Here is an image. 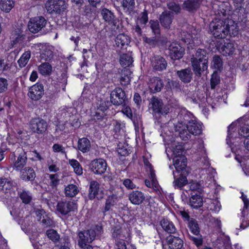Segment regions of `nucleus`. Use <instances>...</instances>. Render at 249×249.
Here are the masks:
<instances>
[{"instance_id":"nucleus-1","label":"nucleus","mask_w":249,"mask_h":249,"mask_svg":"<svg viewBox=\"0 0 249 249\" xmlns=\"http://www.w3.org/2000/svg\"><path fill=\"white\" fill-rule=\"evenodd\" d=\"M148 107L154 119L159 123L161 122V116L168 114L170 111L169 105L164 104L161 99L156 96H153L150 99Z\"/></svg>"},{"instance_id":"nucleus-2","label":"nucleus","mask_w":249,"mask_h":249,"mask_svg":"<svg viewBox=\"0 0 249 249\" xmlns=\"http://www.w3.org/2000/svg\"><path fill=\"white\" fill-rule=\"evenodd\" d=\"M208 58L209 53L205 50L200 48L198 49L195 55L191 59L192 66L194 67V70L197 72H198L197 71H201V69L199 67V61L201 62L202 69L203 70H207L208 67Z\"/></svg>"},{"instance_id":"nucleus-3","label":"nucleus","mask_w":249,"mask_h":249,"mask_svg":"<svg viewBox=\"0 0 249 249\" xmlns=\"http://www.w3.org/2000/svg\"><path fill=\"white\" fill-rule=\"evenodd\" d=\"M226 19L213 21L210 24V30L215 38H224L228 36Z\"/></svg>"},{"instance_id":"nucleus-4","label":"nucleus","mask_w":249,"mask_h":249,"mask_svg":"<svg viewBox=\"0 0 249 249\" xmlns=\"http://www.w3.org/2000/svg\"><path fill=\"white\" fill-rule=\"evenodd\" d=\"M110 100L116 106H126L129 102L125 92L121 88H116L110 94Z\"/></svg>"},{"instance_id":"nucleus-5","label":"nucleus","mask_w":249,"mask_h":249,"mask_svg":"<svg viewBox=\"0 0 249 249\" xmlns=\"http://www.w3.org/2000/svg\"><path fill=\"white\" fill-rule=\"evenodd\" d=\"M188 226L193 235L189 234L190 239L197 247H199L203 243V238L199 234V228L196 220L193 219L188 223Z\"/></svg>"},{"instance_id":"nucleus-6","label":"nucleus","mask_w":249,"mask_h":249,"mask_svg":"<svg viewBox=\"0 0 249 249\" xmlns=\"http://www.w3.org/2000/svg\"><path fill=\"white\" fill-rule=\"evenodd\" d=\"M46 19L42 16H38L30 18L28 23V28L30 32L36 34L41 31L45 27Z\"/></svg>"},{"instance_id":"nucleus-7","label":"nucleus","mask_w":249,"mask_h":249,"mask_svg":"<svg viewBox=\"0 0 249 249\" xmlns=\"http://www.w3.org/2000/svg\"><path fill=\"white\" fill-rule=\"evenodd\" d=\"M30 127L34 133L42 134L47 130L48 123L41 118H35L31 120Z\"/></svg>"},{"instance_id":"nucleus-8","label":"nucleus","mask_w":249,"mask_h":249,"mask_svg":"<svg viewBox=\"0 0 249 249\" xmlns=\"http://www.w3.org/2000/svg\"><path fill=\"white\" fill-rule=\"evenodd\" d=\"M168 56L172 60H179L184 54V49L178 43L173 42L167 49Z\"/></svg>"},{"instance_id":"nucleus-9","label":"nucleus","mask_w":249,"mask_h":249,"mask_svg":"<svg viewBox=\"0 0 249 249\" xmlns=\"http://www.w3.org/2000/svg\"><path fill=\"white\" fill-rule=\"evenodd\" d=\"M89 166V169L94 174L102 175L106 171L107 163L105 160L102 159H98L92 160Z\"/></svg>"},{"instance_id":"nucleus-10","label":"nucleus","mask_w":249,"mask_h":249,"mask_svg":"<svg viewBox=\"0 0 249 249\" xmlns=\"http://www.w3.org/2000/svg\"><path fill=\"white\" fill-rule=\"evenodd\" d=\"M150 61L151 66L155 71H162L167 68V61L163 56L160 55H154L151 58Z\"/></svg>"},{"instance_id":"nucleus-11","label":"nucleus","mask_w":249,"mask_h":249,"mask_svg":"<svg viewBox=\"0 0 249 249\" xmlns=\"http://www.w3.org/2000/svg\"><path fill=\"white\" fill-rule=\"evenodd\" d=\"M26 38V35L24 34L23 28L21 26H18L12 32L11 39L12 44L13 45H22Z\"/></svg>"},{"instance_id":"nucleus-12","label":"nucleus","mask_w":249,"mask_h":249,"mask_svg":"<svg viewBox=\"0 0 249 249\" xmlns=\"http://www.w3.org/2000/svg\"><path fill=\"white\" fill-rule=\"evenodd\" d=\"M20 151H21L18 156V159L16 160V156L15 153H13L10 158V159L12 160L14 159L13 162H14V168L16 170H19L21 169L26 164L27 157L26 155V152L23 150V149H19L18 150V152H19Z\"/></svg>"},{"instance_id":"nucleus-13","label":"nucleus","mask_w":249,"mask_h":249,"mask_svg":"<svg viewBox=\"0 0 249 249\" xmlns=\"http://www.w3.org/2000/svg\"><path fill=\"white\" fill-rule=\"evenodd\" d=\"M44 94V87L42 84L37 83L31 87L28 93V96L33 100L37 101Z\"/></svg>"},{"instance_id":"nucleus-14","label":"nucleus","mask_w":249,"mask_h":249,"mask_svg":"<svg viewBox=\"0 0 249 249\" xmlns=\"http://www.w3.org/2000/svg\"><path fill=\"white\" fill-rule=\"evenodd\" d=\"M62 3V0H48L45 3V8L50 14L60 15Z\"/></svg>"},{"instance_id":"nucleus-15","label":"nucleus","mask_w":249,"mask_h":249,"mask_svg":"<svg viewBox=\"0 0 249 249\" xmlns=\"http://www.w3.org/2000/svg\"><path fill=\"white\" fill-rule=\"evenodd\" d=\"M178 123L177 124L184 125L187 126L188 124H191L194 120L193 115L187 110L186 109H181L177 116Z\"/></svg>"},{"instance_id":"nucleus-16","label":"nucleus","mask_w":249,"mask_h":249,"mask_svg":"<svg viewBox=\"0 0 249 249\" xmlns=\"http://www.w3.org/2000/svg\"><path fill=\"white\" fill-rule=\"evenodd\" d=\"M188 171H184L183 173H180L179 176H177L173 171L174 180L173 186L175 189L181 190L182 188L188 183L187 176L188 175Z\"/></svg>"},{"instance_id":"nucleus-17","label":"nucleus","mask_w":249,"mask_h":249,"mask_svg":"<svg viewBox=\"0 0 249 249\" xmlns=\"http://www.w3.org/2000/svg\"><path fill=\"white\" fill-rule=\"evenodd\" d=\"M193 71L190 67L176 71V75L184 84H188L193 80Z\"/></svg>"},{"instance_id":"nucleus-18","label":"nucleus","mask_w":249,"mask_h":249,"mask_svg":"<svg viewBox=\"0 0 249 249\" xmlns=\"http://www.w3.org/2000/svg\"><path fill=\"white\" fill-rule=\"evenodd\" d=\"M173 166L178 173H183L184 171H188L187 168V158L185 156L174 157L173 158Z\"/></svg>"},{"instance_id":"nucleus-19","label":"nucleus","mask_w":249,"mask_h":249,"mask_svg":"<svg viewBox=\"0 0 249 249\" xmlns=\"http://www.w3.org/2000/svg\"><path fill=\"white\" fill-rule=\"evenodd\" d=\"M78 243H91L95 239V232L91 230L81 231L78 233Z\"/></svg>"},{"instance_id":"nucleus-20","label":"nucleus","mask_w":249,"mask_h":249,"mask_svg":"<svg viewBox=\"0 0 249 249\" xmlns=\"http://www.w3.org/2000/svg\"><path fill=\"white\" fill-rule=\"evenodd\" d=\"M174 16L172 12L164 11L160 16L159 19L161 26L165 29H168L170 28Z\"/></svg>"},{"instance_id":"nucleus-21","label":"nucleus","mask_w":249,"mask_h":249,"mask_svg":"<svg viewBox=\"0 0 249 249\" xmlns=\"http://www.w3.org/2000/svg\"><path fill=\"white\" fill-rule=\"evenodd\" d=\"M100 191V184L96 180H91L89 182L88 197L90 200L94 199L95 197L98 200H101L103 198L102 196H98Z\"/></svg>"},{"instance_id":"nucleus-22","label":"nucleus","mask_w":249,"mask_h":249,"mask_svg":"<svg viewBox=\"0 0 249 249\" xmlns=\"http://www.w3.org/2000/svg\"><path fill=\"white\" fill-rule=\"evenodd\" d=\"M163 80L159 77H153L150 79L149 85L150 92L156 93L161 90L163 88Z\"/></svg>"},{"instance_id":"nucleus-23","label":"nucleus","mask_w":249,"mask_h":249,"mask_svg":"<svg viewBox=\"0 0 249 249\" xmlns=\"http://www.w3.org/2000/svg\"><path fill=\"white\" fill-rule=\"evenodd\" d=\"M128 199L133 204L139 205L144 202L145 196L142 192L135 190L129 194Z\"/></svg>"},{"instance_id":"nucleus-24","label":"nucleus","mask_w":249,"mask_h":249,"mask_svg":"<svg viewBox=\"0 0 249 249\" xmlns=\"http://www.w3.org/2000/svg\"><path fill=\"white\" fill-rule=\"evenodd\" d=\"M112 238L115 242L117 241L123 242L125 241L126 236L124 233L122 226L118 224L111 228Z\"/></svg>"},{"instance_id":"nucleus-25","label":"nucleus","mask_w":249,"mask_h":249,"mask_svg":"<svg viewBox=\"0 0 249 249\" xmlns=\"http://www.w3.org/2000/svg\"><path fill=\"white\" fill-rule=\"evenodd\" d=\"M118 72L120 74L119 79L121 85L126 86L130 84L131 78L130 75L132 71L128 68H124L120 71L118 70Z\"/></svg>"},{"instance_id":"nucleus-26","label":"nucleus","mask_w":249,"mask_h":249,"mask_svg":"<svg viewBox=\"0 0 249 249\" xmlns=\"http://www.w3.org/2000/svg\"><path fill=\"white\" fill-rule=\"evenodd\" d=\"M14 186V180L10 177H0V191L7 193Z\"/></svg>"},{"instance_id":"nucleus-27","label":"nucleus","mask_w":249,"mask_h":249,"mask_svg":"<svg viewBox=\"0 0 249 249\" xmlns=\"http://www.w3.org/2000/svg\"><path fill=\"white\" fill-rule=\"evenodd\" d=\"M20 178L25 181H33L36 177V174L34 169L31 167H25L20 169Z\"/></svg>"},{"instance_id":"nucleus-28","label":"nucleus","mask_w":249,"mask_h":249,"mask_svg":"<svg viewBox=\"0 0 249 249\" xmlns=\"http://www.w3.org/2000/svg\"><path fill=\"white\" fill-rule=\"evenodd\" d=\"M235 49L233 43L231 42H225L218 47L219 52L225 56L231 55Z\"/></svg>"},{"instance_id":"nucleus-29","label":"nucleus","mask_w":249,"mask_h":249,"mask_svg":"<svg viewBox=\"0 0 249 249\" xmlns=\"http://www.w3.org/2000/svg\"><path fill=\"white\" fill-rule=\"evenodd\" d=\"M200 6L199 0H186L182 4V8L191 13L196 12Z\"/></svg>"},{"instance_id":"nucleus-30","label":"nucleus","mask_w":249,"mask_h":249,"mask_svg":"<svg viewBox=\"0 0 249 249\" xmlns=\"http://www.w3.org/2000/svg\"><path fill=\"white\" fill-rule=\"evenodd\" d=\"M115 45L118 49H122L130 42V37L124 34H119L115 38Z\"/></svg>"},{"instance_id":"nucleus-31","label":"nucleus","mask_w":249,"mask_h":249,"mask_svg":"<svg viewBox=\"0 0 249 249\" xmlns=\"http://www.w3.org/2000/svg\"><path fill=\"white\" fill-rule=\"evenodd\" d=\"M175 130L176 132H178V136L183 141H187L191 137V134L186 125L177 124L175 126Z\"/></svg>"},{"instance_id":"nucleus-32","label":"nucleus","mask_w":249,"mask_h":249,"mask_svg":"<svg viewBox=\"0 0 249 249\" xmlns=\"http://www.w3.org/2000/svg\"><path fill=\"white\" fill-rule=\"evenodd\" d=\"M167 240L171 249H181L183 247V241L178 237L170 235Z\"/></svg>"},{"instance_id":"nucleus-33","label":"nucleus","mask_w":249,"mask_h":249,"mask_svg":"<svg viewBox=\"0 0 249 249\" xmlns=\"http://www.w3.org/2000/svg\"><path fill=\"white\" fill-rule=\"evenodd\" d=\"M165 85V89L167 91H180L181 90V83L178 80L167 79Z\"/></svg>"},{"instance_id":"nucleus-34","label":"nucleus","mask_w":249,"mask_h":249,"mask_svg":"<svg viewBox=\"0 0 249 249\" xmlns=\"http://www.w3.org/2000/svg\"><path fill=\"white\" fill-rule=\"evenodd\" d=\"M226 19V25L227 26V30H228V35L231 36H235L238 34V28L237 23L231 19L227 18Z\"/></svg>"},{"instance_id":"nucleus-35","label":"nucleus","mask_w":249,"mask_h":249,"mask_svg":"<svg viewBox=\"0 0 249 249\" xmlns=\"http://www.w3.org/2000/svg\"><path fill=\"white\" fill-rule=\"evenodd\" d=\"M101 14L106 22L115 24L116 22L115 16L111 11L106 8H104L101 11Z\"/></svg>"},{"instance_id":"nucleus-36","label":"nucleus","mask_w":249,"mask_h":249,"mask_svg":"<svg viewBox=\"0 0 249 249\" xmlns=\"http://www.w3.org/2000/svg\"><path fill=\"white\" fill-rule=\"evenodd\" d=\"M211 67L217 72H221L222 71L223 69V61L220 55H214L213 56Z\"/></svg>"},{"instance_id":"nucleus-37","label":"nucleus","mask_w":249,"mask_h":249,"mask_svg":"<svg viewBox=\"0 0 249 249\" xmlns=\"http://www.w3.org/2000/svg\"><path fill=\"white\" fill-rule=\"evenodd\" d=\"M78 149L83 153L89 152L90 149V142L87 138L79 139L78 142Z\"/></svg>"},{"instance_id":"nucleus-38","label":"nucleus","mask_w":249,"mask_h":249,"mask_svg":"<svg viewBox=\"0 0 249 249\" xmlns=\"http://www.w3.org/2000/svg\"><path fill=\"white\" fill-rule=\"evenodd\" d=\"M189 203L195 209L200 208L203 205L202 198L199 195H192L190 198Z\"/></svg>"},{"instance_id":"nucleus-39","label":"nucleus","mask_w":249,"mask_h":249,"mask_svg":"<svg viewBox=\"0 0 249 249\" xmlns=\"http://www.w3.org/2000/svg\"><path fill=\"white\" fill-rule=\"evenodd\" d=\"M160 225L164 230L169 233H175L176 229L171 221L163 218L160 221Z\"/></svg>"},{"instance_id":"nucleus-40","label":"nucleus","mask_w":249,"mask_h":249,"mask_svg":"<svg viewBox=\"0 0 249 249\" xmlns=\"http://www.w3.org/2000/svg\"><path fill=\"white\" fill-rule=\"evenodd\" d=\"M187 128L188 129L190 134L194 135H199L202 132L201 125L196 123L194 121L187 124Z\"/></svg>"},{"instance_id":"nucleus-41","label":"nucleus","mask_w":249,"mask_h":249,"mask_svg":"<svg viewBox=\"0 0 249 249\" xmlns=\"http://www.w3.org/2000/svg\"><path fill=\"white\" fill-rule=\"evenodd\" d=\"M117 197L115 195H112L109 196L106 199L105 206L102 211L104 215H106V213L109 211L111 208L114 206L115 204L114 199H117Z\"/></svg>"},{"instance_id":"nucleus-42","label":"nucleus","mask_w":249,"mask_h":249,"mask_svg":"<svg viewBox=\"0 0 249 249\" xmlns=\"http://www.w3.org/2000/svg\"><path fill=\"white\" fill-rule=\"evenodd\" d=\"M15 5L14 0H1L0 7L1 11L5 13H9Z\"/></svg>"},{"instance_id":"nucleus-43","label":"nucleus","mask_w":249,"mask_h":249,"mask_svg":"<svg viewBox=\"0 0 249 249\" xmlns=\"http://www.w3.org/2000/svg\"><path fill=\"white\" fill-rule=\"evenodd\" d=\"M133 58L131 55L127 53H123L120 55V63L124 68H128L132 64Z\"/></svg>"},{"instance_id":"nucleus-44","label":"nucleus","mask_w":249,"mask_h":249,"mask_svg":"<svg viewBox=\"0 0 249 249\" xmlns=\"http://www.w3.org/2000/svg\"><path fill=\"white\" fill-rule=\"evenodd\" d=\"M207 205L209 210L215 213L219 212L221 208V204L217 199H210Z\"/></svg>"},{"instance_id":"nucleus-45","label":"nucleus","mask_w":249,"mask_h":249,"mask_svg":"<svg viewBox=\"0 0 249 249\" xmlns=\"http://www.w3.org/2000/svg\"><path fill=\"white\" fill-rule=\"evenodd\" d=\"M18 195L25 204H29L32 200V195L29 191L23 190L21 192H18Z\"/></svg>"},{"instance_id":"nucleus-46","label":"nucleus","mask_w":249,"mask_h":249,"mask_svg":"<svg viewBox=\"0 0 249 249\" xmlns=\"http://www.w3.org/2000/svg\"><path fill=\"white\" fill-rule=\"evenodd\" d=\"M78 192L77 187L74 184H69L65 188V194L67 197H73Z\"/></svg>"},{"instance_id":"nucleus-47","label":"nucleus","mask_w":249,"mask_h":249,"mask_svg":"<svg viewBox=\"0 0 249 249\" xmlns=\"http://www.w3.org/2000/svg\"><path fill=\"white\" fill-rule=\"evenodd\" d=\"M38 70L42 75H49L52 72V67L49 63H43L38 66Z\"/></svg>"},{"instance_id":"nucleus-48","label":"nucleus","mask_w":249,"mask_h":249,"mask_svg":"<svg viewBox=\"0 0 249 249\" xmlns=\"http://www.w3.org/2000/svg\"><path fill=\"white\" fill-rule=\"evenodd\" d=\"M77 208V204L74 201H69L65 203H63V215L68 214L69 213L74 211Z\"/></svg>"},{"instance_id":"nucleus-49","label":"nucleus","mask_w":249,"mask_h":249,"mask_svg":"<svg viewBox=\"0 0 249 249\" xmlns=\"http://www.w3.org/2000/svg\"><path fill=\"white\" fill-rule=\"evenodd\" d=\"M31 57V51H27L22 54L18 62L20 68L24 67L27 64Z\"/></svg>"},{"instance_id":"nucleus-50","label":"nucleus","mask_w":249,"mask_h":249,"mask_svg":"<svg viewBox=\"0 0 249 249\" xmlns=\"http://www.w3.org/2000/svg\"><path fill=\"white\" fill-rule=\"evenodd\" d=\"M112 104L110 100H101L99 103L97 104V108L98 110L104 113L105 111H107L109 108V107L111 106Z\"/></svg>"},{"instance_id":"nucleus-51","label":"nucleus","mask_w":249,"mask_h":249,"mask_svg":"<svg viewBox=\"0 0 249 249\" xmlns=\"http://www.w3.org/2000/svg\"><path fill=\"white\" fill-rule=\"evenodd\" d=\"M220 78L216 71H214L211 76L210 80L211 88L214 89L217 85L220 84Z\"/></svg>"},{"instance_id":"nucleus-52","label":"nucleus","mask_w":249,"mask_h":249,"mask_svg":"<svg viewBox=\"0 0 249 249\" xmlns=\"http://www.w3.org/2000/svg\"><path fill=\"white\" fill-rule=\"evenodd\" d=\"M53 56V52L50 49H45L40 53V57L41 59L45 61H50Z\"/></svg>"},{"instance_id":"nucleus-53","label":"nucleus","mask_w":249,"mask_h":249,"mask_svg":"<svg viewBox=\"0 0 249 249\" xmlns=\"http://www.w3.org/2000/svg\"><path fill=\"white\" fill-rule=\"evenodd\" d=\"M149 23L153 33L155 35H160V29L159 21L157 20H150Z\"/></svg>"},{"instance_id":"nucleus-54","label":"nucleus","mask_w":249,"mask_h":249,"mask_svg":"<svg viewBox=\"0 0 249 249\" xmlns=\"http://www.w3.org/2000/svg\"><path fill=\"white\" fill-rule=\"evenodd\" d=\"M46 234L47 237L52 241L55 242L60 239V235L57 231L53 229H50L46 231Z\"/></svg>"},{"instance_id":"nucleus-55","label":"nucleus","mask_w":249,"mask_h":249,"mask_svg":"<svg viewBox=\"0 0 249 249\" xmlns=\"http://www.w3.org/2000/svg\"><path fill=\"white\" fill-rule=\"evenodd\" d=\"M122 6L124 8H126L129 12L132 11L135 7L134 0H123Z\"/></svg>"},{"instance_id":"nucleus-56","label":"nucleus","mask_w":249,"mask_h":249,"mask_svg":"<svg viewBox=\"0 0 249 249\" xmlns=\"http://www.w3.org/2000/svg\"><path fill=\"white\" fill-rule=\"evenodd\" d=\"M123 184L127 189L129 190H133L137 188V186L134 182L133 180L129 178L124 179L123 180Z\"/></svg>"},{"instance_id":"nucleus-57","label":"nucleus","mask_w":249,"mask_h":249,"mask_svg":"<svg viewBox=\"0 0 249 249\" xmlns=\"http://www.w3.org/2000/svg\"><path fill=\"white\" fill-rule=\"evenodd\" d=\"M8 80L3 77H0V93L5 92L8 89Z\"/></svg>"},{"instance_id":"nucleus-58","label":"nucleus","mask_w":249,"mask_h":249,"mask_svg":"<svg viewBox=\"0 0 249 249\" xmlns=\"http://www.w3.org/2000/svg\"><path fill=\"white\" fill-rule=\"evenodd\" d=\"M190 189L192 191H196L201 194L203 192V189L201 185L198 182H193L190 185Z\"/></svg>"},{"instance_id":"nucleus-59","label":"nucleus","mask_w":249,"mask_h":249,"mask_svg":"<svg viewBox=\"0 0 249 249\" xmlns=\"http://www.w3.org/2000/svg\"><path fill=\"white\" fill-rule=\"evenodd\" d=\"M42 225L46 227H49L52 224L53 221L48 214H45L42 216L41 219L40 220Z\"/></svg>"},{"instance_id":"nucleus-60","label":"nucleus","mask_w":249,"mask_h":249,"mask_svg":"<svg viewBox=\"0 0 249 249\" xmlns=\"http://www.w3.org/2000/svg\"><path fill=\"white\" fill-rule=\"evenodd\" d=\"M28 216H26L23 220L19 219V224L21 225V228L25 232L27 231V228L30 226L29 219Z\"/></svg>"},{"instance_id":"nucleus-61","label":"nucleus","mask_w":249,"mask_h":249,"mask_svg":"<svg viewBox=\"0 0 249 249\" xmlns=\"http://www.w3.org/2000/svg\"><path fill=\"white\" fill-rule=\"evenodd\" d=\"M183 150V148L182 145H176L173 149V154L174 157H181V156H183L182 155Z\"/></svg>"},{"instance_id":"nucleus-62","label":"nucleus","mask_w":249,"mask_h":249,"mask_svg":"<svg viewBox=\"0 0 249 249\" xmlns=\"http://www.w3.org/2000/svg\"><path fill=\"white\" fill-rule=\"evenodd\" d=\"M49 178L51 180L50 185L53 187H56L59 183V179L58 175L57 174L49 175Z\"/></svg>"},{"instance_id":"nucleus-63","label":"nucleus","mask_w":249,"mask_h":249,"mask_svg":"<svg viewBox=\"0 0 249 249\" xmlns=\"http://www.w3.org/2000/svg\"><path fill=\"white\" fill-rule=\"evenodd\" d=\"M150 178L152 180V188L157 190L158 189V183L156 178V175L153 171H150Z\"/></svg>"},{"instance_id":"nucleus-64","label":"nucleus","mask_w":249,"mask_h":249,"mask_svg":"<svg viewBox=\"0 0 249 249\" xmlns=\"http://www.w3.org/2000/svg\"><path fill=\"white\" fill-rule=\"evenodd\" d=\"M143 40L144 42L148 44L151 46H155L158 42V40L156 37H147L146 36L143 37Z\"/></svg>"}]
</instances>
